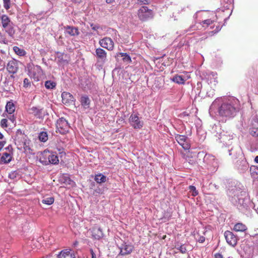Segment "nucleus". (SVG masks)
I'll return each instance as SVG.
<instances>
[{
	"label": "nucleus",
	"instance_id": "nucleus-1",
	"mask_svg": "<svg viewBox=\"0 0 258 258\" xmlns=\"http://www.w3.org/2000/svg\"><path fill=\"white\" fill-rule=\"evenodd\" d=\"M240 109V102L236 98L233 96L218 98L210 106L209 114L212 117H219L226 121L236 116Z\"/></svg>",
	"mask_w": 258,
	"mask_h": 258
},
{
	"label": "nucleus",
	"instance_id": "nucleus-2",
	"mask_svg": "<svg viewBox=\"0 0 258 258\" xmlns=\"http://www.w3.org/2000/svg\"><path fill=\"white\" fill-rule=\"evenodd\" d=\"M227 195L230 201L237 206H246V191L239 186L232 187L228 189Z\"/></svg>",
	"mask_w": 258,
	"mask_h": 258
},
{
	"label": "nucleus",
	"instance_id": "nucleus-3",
	"mask_svg": "<svg viewBox=\"0 0 258 258\" xmlns=\"http://www.w3.org/2000/svg\"><path fill=\"white\" fill-rule=\"evenodd\" d=\"M15 143L19 150L23 148L25 150L29 149V140L21 130H17L15 136Z\"/></svg>",
	"mask_w": 258,
	"mask_h": 258
},
{
	"label": "nucleus",
	"instance_id": "nucleus-4",
	"mask_svg": "<svg viewBox=\"0 0 258 258\" xmlns=\"http://www.w3.org/2000/svg\"><path fill=\"white\" fill-rule=\"evenodd\" d=\"M204 162L207 164L208 169L211 173H214L217 170L219 167V162L214 156L206 154L204 158Z\"/></svg>",
	"mask_w": 258,
	"mask_h": 258
},
{
	"label": "nucleus",
	"instance_id": "nucleus-5",
	"mask_svg": "<svg viewBox=\"0 0 258 258\" xmlns=\"http://www.w3.org/2000/svg\"><path fill=\"white\" fill-rule=\"evenodd\" d=\"M1 19L2 26L5 29V32L8 33L9 36L13 37L15 33L13 23L11 22L9 17L6 15H3Z\"/></svg>",
	"mask_w": 258,
	"mask_h": 258
},
{
	"label": "nucleus",
	"instance_id": "nucleus-6",
	"mask_svg": "<svg viewBox=\"0 0 258 258\" xmlns=\"http://www.w3.org/2000/svg\"><path fill=\"white\" fill-rule=\"evenodd\" d=\"M27 68L29 75L35 80L38 81L43 74L42 70L39 66L29 63L27 65Z\"/></svg>",
	"mask_w": 258,
	"mask_h": 258
},
{
	"label": "nucleus",
	"instance_id": "nucleus-7",
	"mask_svg": "<svg viewBox=\"0 0 258 258\" xmlns=\"http://www.w3.org/2000/svg\"><path fill=\"white\" fill-rule=\"evenodd\" d=\"M139 18L142 21H147L153 17V12L152 10L148 9L146 6L142 7L138 12Z\"/></svg>",
	"mask_w": 258,
	"mask_h": 258
},
{
	"label": "nucleus",
	"instance_id": "nucleus-8",
	"mask_svg": "<svg viewBox=\"0 0 258 258\" xmlns=\"http://www.w3.org/2000/svg\"><path fill=\"white\" fill-rule=\"evenodd\" d=\"M70 125L68 121L63 117L59 118L56 122V129L61 134L68 132Z\"/></svg>",
	"mask_w": 258,
	"mask_h": 258
},
{
	"label": "nucleus",
	"instance_id": "nucleus-9",
	"mask_svg": "<svg viewBox=\"0 0 258 258\" xmlns=\"http://www.w3.org/2000/svg\"><path fill=\"white\" fill-rule=\"evenodd\" d=\"M175 139L177 142L185 150H189L190 148V144L188 138L184 135L179 134H175Z\"/></svg>",
	"mask_w": 258,
	"mask_h": 258
},
{
	"label": "nucleus",
	"instance_id": "nucleus-10",
	"mask_svg": "<svg viewBox=\"0 0 258 258\" xmlns=\"http://www.w3.org/2000/svg\"><path fill=\"white\" fill-rule=\"evenodd\" d=\"M131 125L135 129L141 128L144 124L143 121L139 117L137 114H132L129 118Z\"/></svg>",
	"mask_w": 258,
	"mask_h": 258
},
{
	"label": "nucleus",
	"instance_id": "nucleus-11",
	"mask_svg": "<svg viewBox=\"0 0 258 258\" xmlns=\"http://www.w3.org/2000/svg\"><path fill=\"white\" fill-rule=\"evenodd\" d=\"M203 75L204 77V79L206 80L209 84L216 86L218 82L216 73L213 72H206L204 73Z\"/></svg>",
	"mask_w": 258,
	"mask_h": 258
},
{
	"label": "nucleus",
	"instance_id": "nucleus-12",
	"mask_svg": "<svg viewBox=\"0 0 258 258\" xmlns=\"http://www.w3.org/2000/svg\"><path fill=\"white\" fill-rule=\"evenodd\" d=\"M118 248L120 249V252L118 254L119 255H125L130 254L134 249V246L130 243L123 242V243L118 246Z\"/></svg>",
	"mask_w": 258,
	"mask_h": 258
},
{
	"label": "nucleus",
	"instance_id": "nucleus-13",
	"mask_svg": "<svg viewBox=\"0 0 258 258\" xmlns=\"http://www.w3.org/2000/svg\"><path fill=\"white\" fill-rule=\"evenodd\" d=\"M236 167L241 173H244L249 168V164L245 158L242 157L236 162Z\"/></svg>",
	"mask_w": 258,
	"mask_h": 258
},
{
	"label": "nucleus",
	"instance_id": "nucleus-14",
	"mask_svg": "<svg viewBox=\"0 0 258 258\" xmlns=\"http://www.w3.org/2000/svg\"><path fill=\"white\" fill-rule=\"evenodd\" d=\"M224 236L227 242L230 245L234 247L237 244V238L232 232L226 231L224 233Z\"/></svg>",
	"mask_w": 258,
	"mask_h": 258
},
{
	"label": "nucleus",
	"instance_id": "nucleus-15",
	"mask_svg": "<svg viewBox=\"0 0 258 258\" xmlns=\"http://www.w3.org/2000/svg\"><path fill=\"white\" fill-rule=\"evenodd\" d=\"M100 45L108 50H112L114 47V42L109 37H105L99 41Z\"/></svg>",
	"mask_w": 258,
	"mask_h": 258
},
{
	"label": "nucleus",
	"instance_id": "nucleus-16",
	"mask_svg": "<svg viewBox=\"0 0 258 258\" xmlns=\"http://www.w3.org/2000/svg\"><path fill=\"white\" fill-rule=\"evenodd\" d=\"M7 69L10 73L13 74L16 73L18 70L17 61L15 59H12L9 61L7 65Z\"/></svg>",
	"mask_w": 258,
	"mask_h": 258
},
{
	"label": "nucleus",
	"instance_id": "nucleus-17",
	"mask_svg": "<svg viewBox=\"0 0 258 258\" xmlns=\"http://www.w3.org/2000/svg\"><path fill=\"white\" fill-rule=\"evenodd\" d=\"M30 113L33 114L36 118L41 119L43 117V108L40 106H33L29 109Z\"/></svg>",
	"mask_w": 258,
	"mask_h": 258
},
{
	"label": "nucleus",
	"instance_id": "nucleus-18",
	"mask_svg": "<svg viewBox=\"0 0 258 258\" xmlns=\"http://www.w3.org/2000/svg\"><path fill=\"white\" fill-rule=\"evenodd\" d=\"M62 102L64 104H69L74 101V97L69 92H63L61 94Z\"/></svg>",
	"mask_w": 258,
	"mask_h": 258
},
{
	"label": "nucleus",
	"instance_id": "nucleus-19",
	"mask_svg": "<svg viewBox=\"0 0 258 258\" xmlns=\"http://www.w3.org/2000/svg\"><path fill=\"white\" fill-rule=\"evenodd\" d=\"M49 150H45L41 154L39 158V162L44 165H48L50 164L49 160H48Z\"/></svg>",
	"mask_w": 258,
	"mask_h": 258
},
{
	"label": "nucleus",
	"instance_id": "nucleus-20",
	"mask_svg": "<svg viewBox=\"0 0 258 258\" xmlns=\"http://www.w3.org/2000/svg\"><path fill=\"white\" fill-rule=\"evenodd\" d=\"M57 257L58 258H76L75 253L68 249L61 250Z\"/></svg>",
	"mask_w": 258,
	"mask_h": 258
},
{
	"label": "nucleus",
	"instance_id": "nucleus-21",
	"mask_svg": "<svg viewBox=\"0 0 258 258\" xmlns=\"http://www.w3.org/2000/svg\"><path fill=\"white\" fill-rule=\"evenodd\" d=\"M80 101L82 106L84 109H86L90 108L91 100L87 95H84L82 96L80 98Z\"/></svg>",
	"mask_w": 258,
	"mask_h": 258
},
{
	"label": "nucleus",
	"instance_id": "nucleus-22",
	"mask_svg": "<svg viewBox=\"0 0 258 258\" xmlns=\"http://www.w3.org/2000/svg\"><path fill=\"white\" fill-rule=\"evenodd\" d=\"M64 28L65 29L66 32L69 34L70 36H78L80 34L78 29L76 27L67 26L64 27Z\"/></svg>",
	"mask_w": 258,
	"mask_h": 258
},
{
	"label": "nucleus",
	"instance_id": "nucleus-23",
	"mask_svg": "<svg viewBox=\"0 0 258 258\" xmlns=\"http://www.w3.org/2000/svg\"><path fill=\"white\" fill-rule=\"evenodd\" d=\"M240 148L238 146H236L229 150V155L232 158H236L240 153Z\"/></svg>",
	"mask_w": 258,
	"mask_h": 258
},
{
	"label": "nucleus",
	"instance_id": "nucleus-24",
	"mask_svg": "<svg viewBox=\"0 0 258 258\" xmlns=\"http://www.w3.org/2000/svg\"><path fill=\"white\" fill-rule=\"evenodd\" d=\"M92 235L95 239L99 240L103 237V233L100 228H94Z\"/></svg>",
	"mask_w": 258,
	"mask_h": 258
},
{
	"label": "nucleus",
	"instance_id": "nucleus-25",
	"mask_svg": "<svg viewBox=\"0 0 258 258\" xmlns=\"http://www.w3.org/2000/svg\"><path fill=\"white\" fill-rule=\"evenodd\" d=\"M48 155H49L48 160H49L50 164L55 165L58 163L59 160L56 153L49 151V154H48Z\"/></svg>",
	"mask_w": 258,
	"mask_h": 258
},
{
	"label": "nucleus",
	"instance_id": "nucleus-26",
	"mask_svg": "<svg viewBox=\"0 0 258 258\" xmlns=\"http://www.w3.org/2000/svg\"><path fill=\"white\" fill-rule=\"evenodd\" d=\"M95 52L96 56L100 60L104 61L106 59V53L104 49L100 48H97Z\"/></svg>",
	"mask_w": 258,
	"mask_h": 258
},
{
	"label": "nucleus",
	"instance_id": "nucleus-27",
	"mask_svg": "<svg viewBox=\"0 0 258 258\" xmlns=\"http://www.w3.org/2000/svg\"><path fill=\"white\" fill-rule=\"evenodd\" d=\"M12 157L10 153H4L1 156L0 163L3 164L8 163L12 160Z\"/></svg>",
	"mask_w": 258,
	"mask_h": 258
},
{
	"label": "nucleus",
	"instance_id": "nucleus-28",
	"mask_svg": "<svg viewBox=\"0 0 258 258\" xmlns=\"http://www.w3.org/2000/svg\"><path fill=\"white\" fill-rule=\"evenodd\" d=\"M5 109L6 111L9 114H12L15 110V106L12 101H8L6 105Z\"/></svg>",
	"mask_w": 258,
	"mask_h": 258
},
{
	"label": "nucleus",
	"instance_id": "nucleus-29",
	"mask_svg": "<svg viewBox=\"0 0 258 258\" xmlns=\"http://www.w3.org/2000/svg\"><path fill=\"white\" fill-rule=\"evenodd\" d=\"M233 229L236 232H244L247 230V227L241 223H237L234 225Z\"/></svg>",
	"mask_w": 258,
	"mask_h": 258
},
{
	"label": "nucleus",
	"instance_id": "nucleus-30",
	"mask_svg": "<svg viewBox=\"0 0 258 258\" xmlns=\"http://www.w3.org/2000/svg\"><path fill=\"white\" fill-rule=\"evenodd\" d=\"M171 80L178 84H183L186 81L185 78L181 75H175L171 79Z\"/></svg>",
	"mask_w": 258,
	"mask_h": 258
},
{
	"label": "nucleus",
	"instance_id": "nucleus-31",
	"mask_svg": "<svg viewBox=\"0 0 258 258\" xmlns=\"http://www.w3.org/2000/svg\"><path fill=\"white\" fill-rule=\"evenodd\" d=\"M94 180L98 183H102L106 181V176L101 173H99L95 175Z\"/></svg>",
	"mask_w": 258,
	"mask_h": 258
},
{
	"label": "nucleus",
	"instance_id": "nucleus-32",
	"mask_svg": "<svg viewBox=\"0 0 258 258\" xmlns=\"http://www.w3.org/2000/svg\"><path fill=\"white\" fill-rule=\"evenodd\" d=\"M13 50L16 54L20 56H24L26 54V52L24 49L20 48L18 46H14Z\"/></svg>",
	"mask_w": 258,
	"mask_h": 258
},
{
	"label": "nucleus",
	"instance_id": "nucleus-33",
	"mask_svg": "<svg viewBox=\"0 0 258 258\" xmlns=\"http://www.w3.org/2000/svg\"><path fill=\"white\" fill-rule=\"evenodd\" d=\"M38 139L41 142H46L48 139L47 133L44 131L41 132L39 134Z\"/></svg>",
	"mask_w": 258,
	"mask_h": 258
},
{
	"label": "nucleus",
	"instance_id": "nucleus-34",
	"mask_svg": "<svg viewBox=\"0 0 258 258\" xmlns=\"http://www.w3.org/2000/svg\"><path fill=\"white\" fill-rule=\"evenodd\" d=\"M119 55L122 57V60L124 62L129 63L132 61L130 56L127 53L121 52Z\"/></svg>",
	"mask_w": 258,
	"mask_h": 258
},
{
	"label": "nucleus",
	"instance_id": "nucleus-35",
	"mask_svg": "<svg viewBox=\"0 0 258 258\" xmlns=\"http://www.w3.org/2000/svg\"><path fill=\"white\" fill-rule=\"evenodd\" d=\"M54 200V198L52 197H45L43 199L41 202L47 205H50L53 203Z\"/></svg>",
	"mask_w": 258,
	"mask_h": 258
},
{
	"label": "nucleus",
	"instance_id": "nucleus-36",
	"mask_svg": "<svg viewBox=\"0 0 258 258\" xmlns=\"http://www.w3.org/2000/svg\"><path fill=\"white\" fill-rule=\"evenodd\" d=\"M56 84L51 81H46L45 82V87L48 89H53L55 88Z\"/></svg>",
	"mask_w": 258,
	"mask_h": 258
},
{
	"label": "nucleus",
	"instance_id": "nucleus-37",
	"mask_svg": "<svg viewBox=\"0 0 258 258\" xmlns=\"http://www.w3.org/2000/svg\"><path fill=\"white\" fill-rule=\"evenodd\" d=\"M189 190L191 196L194 197L197 196L199 194L198 191L196 189V187L194 185H190L189 186Z\"/></svg>",
	"mask_w": 258,
	"mask_h": 258
},
{
	"label": "nucleus",
	"instance_id": "nucleus-38",
	"mask_svg": "<svg viewBox=\"0 0 258 258\" xmlns=\"http://www.w3.org/2000/svg\"><path fill=\"white\" fill-rule=\"evenodd\" d=\"M19 176V174L17 171H13L9 174V177L12 179H16Z\"/></svg>",
	"mask_w": 258,
	"mask_h": 258
},
{
	"label": "nucleus",
	"instance_id": "nucleus-39",
	"mask_svg": "<svg viewBox=\"0 0 258 258\" xmlns=\"http://www.w3.org/2000/svg\"><path fill=\"white\" fill-rule=\"evenodd\" d=\"M250 171L251 176L253 178H256L255 173L257 174V172H258V168L254 166L251 167L250 168Z\"/></svg>",
	"mask_w": 258,
	"mask_h": 258
},
{
	"label": "nucleus",
	"instance_id": "nucleus-40",
	"mask_svg": "<svg viewBox=\"0 0 258 258\" xmlns=\"http://www.w3.org/2000/svg\"><path fill=\"white\" fill-rule=\"evenodd\" d=\"M219 140H221V142H225L228 138V137L223 134L220 133L218 137Z\"/></svg>",
	"mask_w": 258,
	"mask_h": 258
},
{
	"label": "nucleus",
	"instance_id": "nucleus-41",
	"mask_svg": "<svg viewBox=\"0 0 258 258\" xmlns=\"http://www.w3.org/2000/svg\"><path fill=\"white\" fill-rule=\"evenodd\" d=\"M11 0H3L4 7L6 10L10 8Z\"/></svg>",
	"mask_w": 258,
	"mask_h": 258
},
{
	"label": "nucleus",
	"instance_id": "nucleus-42",
	"mask_svg": "<svg viewBox=\"0 0 258 258\" xmlns=\"http://www.w3.org/2000/svg\"><path fill=\"white\" fill-rule=\"evenodd\" d=\"M0 43L8 44V40L2 33H0Z\"/></svg>",
	"mask_w": 258,
	"mask_h": 258
},
{
	"label": "nucleus",
	"instance_id": "nucleus-43",
	"mask_svg": "<svg viewBox=\"0 0 258 258\" xmlns=\"http://www.w3.org/2000/svg\"><path fill=\"white\" fill-rule=\"evenodd\" d=\"M1 126L3 128L7 127L8 126L7 119H6V118L2 119L1 121Z\"/></svg>",
	"mask_w": 258,
	"mask_h": 258
},
{
	"label": "nucleus",
	"instance_id": "nucleus-44",
	"mask_svg": "<svg viewBox=\"0 0 258 258\" xmlns=\"http://www.w3.org/2000/svg\"><path fill=\"white\" fill-rule=\"evenodd\" d=\"M182 253H185L186 252V248L184 245H181L179 247H176Z\"/></svg>",
	"mask_w": 258,
	"mask_h": 258
},
{
	"label": "nucleus",
	"instance_id": "nucleus-45",
	"mask_svg": "<svg viewBox=\"0 0 258 258\" xmlns=\"http://www.w3.org/2000/svg\"><path fill=\"white\" fill-rule=\"evenodd\" d=\"M63 55H64L63 53H61V52H56V56L59 59V61L62 62V61H64V60L63 58Z\"/></svg>",
	"mask_w": 258,
	"mask_h": 258
},
{
	"label": "nucleus",
	"instance_id": "nucleus-46",
	"mask_svg": "<svg viewBox=\"0 0 258 258\" xmlns=\"http://www.w3.org/2000/svg\"><path fill=\"white\" fill-rule=\"evenodd\" d=\"M30 85V81L29 79L25 78L23 81V86L25 88L28 87Z\"/></svg>",
	"mask_w": 258,
	"mask_h": 258
},
{
	"label": "nucleus",
	"instance_id": "nucleus-47",
	"mask_svg": "<svg viewBox=\"0 0 258 258\" xmlns=\"http://www.w3.org/2000/svg\"><path fill=\"white\" fill-rule=\"evenodd\" d=\"M221 28L220 26H217L215 30L210 32L209 34L210 35H214L218 33L221 30Z\"/></svg>",
	"mask_w": 258,
	"mask_h": 258
},
{
	"label": "nucleus",
	"instance_id": "nucleus-48",
	"mask_svg": "<svg viewBox=\"0 0 258 258\" xmlns=\"http://www.w3.org/2000/svg\"><path fill=\"white\" fill-rule=\"evenodd\" d=\"M213 21L211 20V19H207V20H204L203 21H202V24H206L207 26H209L210 25V24H211L212 23H213Z\"/></svg>",
	"mask_w": 258,
	"mask_h": 258
},
{
	"label": "nucleus",
	"instance_id": "nucleus-49",
	"mask_svg": "<svg viewBox=\"0 0 258 258\" xmlns=\"http://www.w3.org/2000/svg\"><path fill=\"white\" fill-rule=\"evenodd\" d=\"M138 3L141 5H147L150 3V0H138Z\"/></svg>",
	"mask_w": 258,
	"mask_h": 258
},
{
	"label": "nucleus",
	"instance_id": "nucleus-50",
	"mask_svg": "<svg viewBox=\"0 0 258 258\" xmlns=\"http://www.w3.org/2000/svg\"><path fill=\"white\" fill-rule=\"evenodd\" d=\"M198 242L200 243H203L205 240V237L203 236H199L198 239H197Z\"/></svg>",
	"mask_w": 258,
	"mask_h": 258
},
{
	"label": "nucleus",
	"instance_id": "nucleus-51",
	"mask_svg": "<svg viewBox=\"0 0 258 258\" xmlns=\"http://www.w3.org/2000/svg\"><path fill=\"white\" fill-rule=\"evenodd\" d=\"M6 143V141L5 140L0 141V151L3 149Z\"/></svg>",
	"mask_w": 258,
	"mask_h": 258
},
{
	"label": "nucleus",
	"instance_id": "nucleus-52",
	"mask_svg": "<svg viewBox=\"0 0 258 258\" xmlns=\"http://www.w3.org/2000/svg\"><path fill=\"white\" fill-rule=\"evenodd\" d=\"M91 26L92 27V29L95 31H97L100 28V27L98 25H94L92 24Z\"/></svg>",
	"mask_w": 258,
	"mask_h": 258
},
{
	"label": "nucleus",
	"instance_id": "nucleus-53",
	"mask_svg": "<svg viewBox=\"0 0 258 258\" xmlns=\"http://www.w3.org/2000/svg\"><path fill=\"white\" fill-rule=\"evenodd\" d=\"M9 119L13 122L14 123L16 121V118L14 116V115H11L9 117Z\"/></svg>",
	"mask_w": 258,
	"mask_h": 258
},
{
	"label": "nucleus",
	"instance_id": "nucleus-54",
	"mask_svg": "<svg viewBox=\"0 0 258 258\" xmlns=\"http://www.w3.org/2000/svg\"><path fill=\"white\" fill-rule=\"evenodd\" d=\"M90 253L91 254V258H96V255L92 249H90Z\"/></svg>",
	"mask_w": 258,
	"mask_h": 258
},
{
	"label": "nucleus",
	"instance_id": "nucleus-55",
	"mask_svg": "<svg viewBox=\"0 0 258 258\" xmlns=\"http://www.w3.org/2000/svg\"><path fill=\"white\" fill-rule=\"evenodd\" d=\"M215 258H223L222 255L220 253L215 254Z\"/></svg>",
	"mask_w": 258,
	"mask_h": 258
},
{
	"label": "nucleus",
	"instance_id": "nucleus-56",
	"mask_svg": "<svg viewBox=\"0 0 258 258\" xmlns=\"http://www.w3.org/2000/svg\"><path fill=\"white\" fill-rule=\"evenodd\" d=\"M95 192L98 194H102V190L100 188H97L95 190Z\"/></svg>",
	"mask_w": 258,
	"mask_h": 258
},
{
	"label": "nucleus",
	"instance_id": "nucleus-57",
	"mask_svg": "<svg viewBox=\"0 0 258 258\" xmlns=\"http://www.w3.org/2000/svg\"><path fill=\"white\" fill-rule=\"evenodd\" d=\"M206 138V135H205V134L204 133H203L202 135H201V137L200 138V139L201 140H204Z\"/></svg>",
	"mask_w": 258,
	"mask_h": 258
},
{
	"label": "nucleus",
	"instance_id": "nucleus-58",
	"mask_svg": "<svg viewBox=\"0 0 258 258\" xmlns=\"http://www.w3.org/2000/svg\"><path fill=\"white\" fill-rule=\"evenodd\" d=\"M202 87V84L200 82L197 83V89H199Z\"/></svg>",
	"mask_w": 258,
	"mask_h": 258
},
{
	"label": "nucleus",
	"instance_id": "nucleus-59",
	"mask_svg": "<svg viewBox=\"0 0 258 258\" xmlns=\"http://www.w3.org/2000/svg\"><path fill=\"white\" fill-rule=\"evenodd\" d=\"M4 138V135L0 132V140H3Z\"/></svg>",
	"mask_w": 258,
	"mask_h": 258
},
{
	"label": "nucleus",
	"instance_id": "nucleus-60",
	"mask_svg": "<svg viewBox=\"0 0 258 258\" xmlns=\"http://www.w3.org/2000/svg\"><path fill=\"white\" fill-rule=\"evenodd\" d=\"M112 2H113V0H106V2L107 4H111L112 3Z\"/></svg>",
	"mask_w": 258,
	"mask_h": 258
},
{
	"label": "nucleus",
	"instance_id": "nucleus-61",
	"mask_svg": "<svg viewBox=\"0 0 258 258\" xmlns=\"http://www.w3.org/2000/svg\"><path fill=\"white\" fill-rule=\"evenodd\" d=\"M254 161L258 163V156H256L255 157V159H254Z\"/></svg>",
	"mask_w": 258,
	"mask_h": 258
},
{
	"label": "nucleus",
	"instance_id": "nucleus-62",
	"mask_svg": "<svg viewBox=\"0 0 258 258\" xmlns=\"http://www.w3.org/2000/svg\"><path fill=\"white\" fill-rule=\"evenodd\" d=\"M0 52L3 53V54H5L6 53V52L4 50H3L2 49H0Z\"/></svg>",
	"mask_w": 258,
	"mask_h": 258
},
{
	"label": "nucleus",
	"instance_id": "nucleus-63",
	"mask_svg": "<svg viewBox=\"0 0 258 258\" xmlns=\"http://www.w3.org/2000/svg\"><path fill=\"white\" fill-rule=\"evenodd\" d=\"M7 149H9V150H12V147L11 145H9L7 148Z\"/></svg>",
	"mask_w": 258,
	"mask_h": 258
},
{
	"label": "nucleus",
	"instance_id": "nucleus-64",
	"mask_svg": "<svg viewBox=\"0 0 258 258\" xmlns=\"http://www.w3.org/2000/svg\"><path fill=\"white\" fill-rule=\"evenodd\" d=\"M255 244L257 245V246L258 247V239H256V242H255Z\"/></svg>",
	"mask_w": 258,
	"mask_h": 258
}]
</instances>
